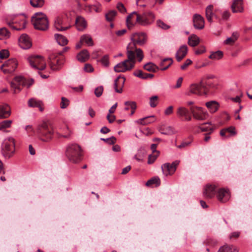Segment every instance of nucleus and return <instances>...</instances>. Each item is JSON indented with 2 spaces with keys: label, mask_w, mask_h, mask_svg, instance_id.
Here are the masks:
<instances>
[{
  "label": "nucleus",
  "mask_w": 252,
  "mask_h": 252,
  "mask_svg": "<svg viewBox=\"0 0 252 252\" xmlns=\"http://www.w3.org/2000/svg\"><path fill=\"white\" fill-rule=\"evenodd\" d=\"M81 42L86 43L88 46H93L94 42L90 35L84 34L81 37Z\"/></svg>",
  "instance_id": "ea45409f"
},
{
  "label": "nucleus",
  "mask_w": 252,
  "mask_h": 252,
  "mask_svg": "<svg viewBox=\"0 0 252 252\" xmlns=\"http://www.w3.org/2000/svg\"><path fill=\"white\" fill-rule=\"evenodd\" d=\"M133 14H137V12L135 11L132 12L126 18V25H127V28L129 29H130L131 28H132L134 26V24L131 22V19L132 18V17Z\"/></svg>",
  "instance_id": "603ef678"
},
{
  "label": "nucleus",
  "mask_w": 252,
  "mask_h": 252,
  "mask_svg": "<svg viewBox=\"0 0 252 252\" xmlns=\"http://www.w3.org/2000/svg\"><path fill=\"white\" fill-rule=\"evenodd\" d=\"M63 25V19L60 17H57L54 22V26L55 28L59 31H63L68 30L70 26H66V27H63L62 25Z\"/></svg>",
  "instance_id": "cd10ccee"
},
{
  "label": "nucleus",
  "mask_w": 252,
  "mask_h": 252,
  "mask_svg": "<svg viewBox=\"0 0 252 252\" xmlns=\"http://www.w3.org/2000/svg\"><path fill=\"white\" fill-rule=\"evenodd\" d=\"M188 47L186 45L181 46L176 54V58L178 62H180L187 55Z\"/></svg>",
  "instance_id": "393cba45"
},
{
  "label": "nucleus",
  "mask_w": 252,
  "mask_h": 252,
  "mask_svg": "<svg viewBox=\"0 0 252 252\" xmlns=\"http://www.w3.org/2000/svg\"><path fill=\"white\" fill-rule=\"evenodd\" d=\"M30 3L34 7H41L44 4V0H31Z\"/></svg>",
  "instance_id": "8fccbe9b"
},
{
  "label": "nucleus",
  "mask_w": 252,
  "mask_h": 252,
  "mask_svg": "<svg viewBox=\"0 0 252 252\" xmlns=\"http://www.w3.org/2000/svg\"><path fill=\"white\" fill-rule=\"evenodd\" d=\"M205 105L211 113L216 112L220 106L219 103L214 100L207 102Z\"/></svg>",
  "instance_id": "c756f323"
},
{
  "label": "nucleus",
  "mask_w": 252,
  "mask_h": 252,
  "mask_svg": "<svg viewBox=\"0 0 252 252\" xmlns=\"http://www.w3.org/2000/svg\"><path fill=\"white\" fill-rule=\"evenodd\" d=\"M192 63V61L189 59H187L186 62L181 66V68L182 70H185L189 64Z\"/></svg>",
  "instance_id": "338daca9"
},
{
  "label": "nucleus",
  "mask_w": 252,
  "mask_h": 252,
  "mask_svg": "<svg viewBox=\"0 0 252 252\" xmlns=\"http://www.w3.org/2000/svg\"><path fill=\"white\" fill-rule=\"evenodd\" d=\"M101 63L105 66H108L109 65V57L107 55H104L100 60Z\"/></svg>",
  "instance_id": "13d9d810"
},
{
  "label": "nucleus",
  "mask_w": 252,
  "mask_h": 252,
  "mask_svg": "<svg viewBox=\"0 0 252 252\" xmlns=\"http://www.w3.org/2000/svg\"><path fill=\"white\" fill-rule=\"evenodd\" d=\"M179 163V161L176 160L173 161L171 164L169 163H165L163 164L161 166L163 173L166 176L173 174L175 172Z\"/></svg>",
  "instance_id": "ddd939ff"
},
{
  "label": "nucleus",
  "mask_w": 252,
  "mask_h": 252,
  "mask_svg": "<svg viewBox=\"0 0 252 252\" xmlns=\"http://www.w3.org/2000/svg\"><path fill=\"white\" fill-rule=\"evenodd\" d=\"M36 132L41 140L48 142L52 139L54 132L53 126L50 123L43 122L38 125Z\"/></svg>",
  "instance_id": "f03ea898"
},
{
  "label": "nucleus",
  "mask_w": 252,
  "mask_h": 252,
  "mask_svg": "<svg viewBox=\"0 0 252 252\" xmlns=\"http://www.w3.org/2000/svg\"><path fill=\"white\" fill-rule=\"evenodd\" d=\"M117 15V11L116 10H113L109 11L108 13L105 14V18L107 21L112 22L115 19Z\"/></svg>",
  "instance_id": "c03bdc74"
},
{
  "label": "nucleus",
  "mask_w": 252,
  "mask_h": 252,
  "mask_svg": "<svg viewBox=\"0 0 252 252\" xmlns=\"http://www.w3.org/2000/svg\"><path fill=\"white\" fill-rule=\"evenodd\" d=\"M21 22L22 25H19L18 27L17 26H14V23L13 22H8L7 24L12 29L16 31H20L26 28V21L24 18L21 20Z\"/></svg>",
  "instance_id": "72a5a7b5"
},
{
  "label": "nucleus",
  "mask_w": 252,
  "mask_h": 252,
  "mask_svg": "<svg viewBox=\"0 0 252 252\" xmlns=\"http://www.w3.org/2000/svg\"><path fill=\"white\" fill-rule=\"evenodd\" d=\"M193 26L196 29L201 30L204 27V20L199 14H195L193 16Z\"/></svg>",
  "instance_id": "6ab92c4d"
},
{
  "label": "nucleus",
  "mask_w": 252,
  "mask_h": 252,
  "mask_svg": "<svg viewBox=\"0 0 252 252\" xmlns=\"http://www.w3.org/2000/svg\"><path fill=\"white\" fill-rule=\"evenodd\" d=\"M17 65V61L15 59H10L1 65L0 69L5 74L12 73L15 70Z\"/></svg>",
  "instance_id": "9b49d317"
},
{
  "label": "nucleus",
  "mask_w": 252,
  "mask_h": 252,
  "mask_svg": "<svg viewBox=\"0 0 252 252\" xmlns=\"http://www.w3.org/2000/svg\"><path fill=\"white\" fill-rule=\"evenodd\" d=\"M218 252H238L237 249L233 246L225 245L221 247Z\"/></svg>",
  "instance_id": "58836bf2"
},
{
  "label": "nucleus",
  "mask_w": 252,
  "mask_h": 252,
  "mask_svg": "<svg viewBox=\"0 0 252 252\" xmlns=\"http://www.w3.org/2000/svg\"><path fill=\"white\" fill-rule=\"evenodd\" d=\"M158 98V97L157 95L152 96L150 98L149 104L151 107L154 108L157 106Z\"/></svg>",
  "instance_id": "864d4df0"
},
{
  "label": "nucleus",
  "mask_w": 252,
  "mask_h": 252,
  "mask_svg": "<svg viewBox=\"0 0 252 252\" xmlns=\"http://www.w3.org/2000/svg\"><path fill=\"white\" fill-rule=\"evenodd\" d=\"M157 25L158 27L163 29L167 30L170 28V26L164 23L162 21L158 20L157 21Z\"/></svg>",
  "instance_id": "052dcab7"
},
{
  "label": "nucleus",
  "mask_w": 252,
  "mask_h": 252,
  "mask_svg": "<svg viewBox=\"0 0 252 252\" xmlns=\"http://www.w3.org/2000/svg\"><path fill=\"white\" fill-rule=\"evenodd\" d=\"M190 111L193 118L196 120L203 121L206 119L207 112H204L202 107L192 106L190 107Z\"/></svg>",
  "instance_id": "f8f14e48"
},
{
  "label": "nucleus",
  "mask_w": 252,
  "mask_h": 252,
  "mask_svg": "<svg viewBox=\"0 0 252 252\" xmlns=\"http://www.w3.org/2000/svg\"><path fill=\"white\" fill-rule=\"evenodd\" d=\"M213 6L212 5H208L206 8V17L208 21L212 22Z\"/></svg>",
  "instance_id": "37998d69"
},
{
  "label": "nucleus",
  "mask_w": 252,
  "mask_h": 252,
  "mask_svg": "<svg viewBox=\"0 0 252 252\" xmlns=\"http://www.w3.org/2000/svg\"><path fill=\"white\" fill-rule=\"evenodd\" d=\"M69 105V100L66 98L62 97L61 102V108L62 109L66 108Z\"/></svg>",
  "instance_id": "bf43d9fd"
},
{
  "label": "nucleus",
  "mask_w": 252,
  "mask_h": 252,
  "mask_svg": "<svg viewBox=\"0 0 252 252\" xmlns=\"http://www.w3.org/2000/svg\"><path fill=\"white\" fill-rule=\"evenodd\" d=\"M214 78V76L213 75H207L204 76L201 82V85L203 87L206 94H207L209 88L215 87V85L213 83L210 81V79Z\"/></svg>",
  "instance_id": "4468645a"
},
{
  "label": "nucleus",
  "mask_w": 252,
  "mask_h": 252,
  "mask_svg": "<svg viewBox=\"0 0 252 252\" xmlns=\"http://www.w3.org/2000/svg\"><path fill=\"white\" fill-rule=\"evenodd\" d=\"M77 59L80 62H85L88 60L90 57V54L88 50L84 49L79 53L77 55Z\"/></svg>",
  "instance_id": "7c9ffc66"
},
{
  "label": "nucleus",
  "mask_w": 252,
  "mask_h": 252,
  "mask_svg": "<svg viewBox=\"0 0 252 252\" xmlns=\"http://www.w3.org/2000/svg\"><path fill=\"white\" fill-rule=\"evenodd\" d=\"M155 121V116L152 115L138 119L135 123L141 125H147L154 122Z\"/></svg>",
  "instance_id": "c85d7f7f"
},
{
  "label": "nucleus",
  "mask_w": 252,
  "mask_h": 252,
  "mask_svg": "<svg viewBox=\"0 0 252 252\" xmlns=\"http://www.w3.org/2000/svg\"><path fill=\"white\" fill-rule=\"evenodd\" d=\"M10 36V33L6 28H0V39L3 38H9Z\"/></svg>",
  "instance_id": "49530a36"
},
{
  "label": "nucleus",
  "mask_w": 252,
  "mask_h": 252,
  "mask_svg": "<svg viewBox=\"0 0 252 252\" xmlns=\"http://www.w3.org/2000/svg\"><path fill=\"white\" fill-rule=\"evenodd\" d=\"M117 8L121 13H124L126 12V9L124 4L121 2L117 4Z\"/></svg>",
  "instance_id": "e2e57ef3"
},
{
  "label": "nucleus",
  "mask_w": 252,
  "mask_h": 252,
  "mask_svg": "<svg viewBox=\"0 0 252 252\" xmlns=\"http://www.w3.org/2000/svg\"><path fill=\"white\" fill-rule=\"evenodd\" d=\"M126 81L125 77L120 75L114 81V87L116 92L118 93H122L123 92V88L124 87Z\"/></svg>",
  "instance_id": "f3484780"
},
{
  "label": "nucleus",
  "mask_w": 252,
  "mask_h": 252,
  "mask_svg": "<svg viewBox=\"0 0 252 252\" xmlns=\"http://www.w3.org/2000/svg\"><path fill=\"white\" fill-rule=\"evenodd\" d=\"M75 25L78 31H83L87 27V22L84 18L79 16L76 19Z\"/></svg>",
  "instance_id": "a878e982"
},
{
  "label": "nucleus",
  "mask_w": 252,
  "mask_h": 252,
  "mask_svg": "<svg viewBox=\"0 0 252 252\" xmlns=\"http://www.w3.org/2000/svg\"><path fill=\"white\" fill-rule=\"evenodd\" d=\"M28 61L31 66L34 69L42 70L46 68L45 62L41 56H31L28 57Z\"/></svg>",
  "instance_id": "6e6552de"
},
{
  "label": "nucleus",
  "mask_w": 252,
  "mask_h": 252,
  "mask_svg": "<svg viewBox=\"0 0 252 252\" xmlns=\"http://www.w3.org/2000/svg\"><path fill=\"white\" fill-rule=\"evenodd\" d=\"M226 133H229L230 134V136H234L236 134V131L235 130V128L234 126H230L227 128L222 129L220 131V135L221 136H225L226 137H228V136H225Z\"/></svg>",
  "instance_id": "2f4dec72"
},
{
  "label": "nucleus",
  "mask_w": 252,
  "mask_h": 252,
  "mask_svg": "<svg viewBox=\"0 0 252 252\" xmlns=\"http://www.w3.org/2000/svg\"><path fill=\"white\" fill-rule=\"evenodd\" d=\"M32 22L36 30L45 31L49 28V22L47 16L41 12L36 13L32 18Z\"/></svg>",
  "instance_id": "20e7f679"
},
{
  "label": "nucleus",
  "mask_w": 252,
  "mask_h": 252,
  "mask_svg": "<svg viewBox=\"0 0 252 252\" xmlns=\"http://www.w3.org/2000/svg\"><path fill=\"white\" fill-rule=\"evenodd\" d=\"M84 69L86 72H93L94 70V68L91 64L89 63H86L85 64Z\"/></svg>",
  "instance_id": "69168bd1"
},
{
  "label": "nucleus",
  "mask_w": 252,
  "mask_h": 252,
  "mask_svg": "<svg viewBox=\"0 0 252 252\" xmlns=\"http://www.w3.org/2000/svg\"><path fill=\"white\" fill-rule=\"evenodd\" d=\"M101 140L107 143L110 145H113L116 142V138L114 136H111L108 138H101Z\"/></svg>",
  "instance_id": "4d7b16f0"
},
{
  "label": "nucleus",
  "mask_w": 252,
  "mask_h": 252,
  "mask_svg": "<svg viewBox=\"0 0 252 252\" xmlns=\"http://www.w3.org/2000/svg\"><path fill=\"white\" fill-rule=\"evenodd\" d=\"M177 114L179 117L184 118L185 121H189L191 120L189 111L184 107H179L177 109Z\"/></svg>",
  "instance_id": "aec40b11"
},
{
  "label": "nucleus",
  "mask_w": 252,
  "mask_h": 252,
  "mask_svg": "<svg viewBox=\"0 0 252 252\" xmlns=\"http://www.w3.org/2000/svg\"><path fill=\"white\" fill-rule=\"evenodd\" d=\"M12 124L11 120H5L0 123V130L9 128Z\"/></svg>",
  "instance_id": "3c124183"
},
{
  "label": "nucleus",
  "mask_w": 252,
  "mask_h": 252,
  "mask_svg": "<svg viewBox=\"0 0 252 252\" xmlns=\"http://www.w3.org/2000/svg\"><path fill=\"white\" fill-rule=\"evenodd\" d=\"M216 189L217 187L215 185H207L204 191V194L206 197L211 198L214 196Z\"/></svg>",
  "instance_id": "b1692460"
},
{
  "label": "nucleus",
  "mask_w": 252,
  "mask_h": 252,
  "mask_svg": "<svg viewBox=\"0 0 252 252\" xmlns=\"http://www.w3.org/2000/svg\"><path fill=\"white\" fill-rule=\"evenodd\" d=\"M32 84V83L28 84L27 80L23 77L19 76L15 77L11 82V87L13 89L14 93L17 94L22 90L23 87L27 86L29 88Z\"/></svg>",
  "instance_id": "1a4fd4ad"
},
{
  "label": "nucleus",
  "mask_w": 252,
  "mask_h": 252,
  "mask_svg": "<svg viewBox=\"0 0 252 252\" xmlns=\"http://www.w3.org/2000/svg\"><path fill=\"white\" fill-rule=\"evenodd\" d=\"M200 42L199 38L196 35L192 34L188 38V44L191 47L197 45Z\"/></svg>",
  "instance_id": "e433bc0d"
},
{
  "label": "nucleus",
  "mask_w": 252,
  "mask_h": 252,
  "mask_svg": "<svg viewBox=\"0 0 252 252\" xmlns=\"http://www.w3.org/2000/svg\"><path fill=\"white\" fill-rule=\"evenodd\" d=\"M206 51L205 47L204 46H200L195 51L196 55H199L204 53Z\"/></svg>",
  "instance_id": "0e129e2a"
},
{
  "label": "nucleus",
  "mask_w": 252,
  "mask_h": 252,
  "mask_svg": "<svg viewBox=\"0 0 252 252\" xmlns=\"http://www.w3.org/2000/svg\"><path fill=\"white\" fill-rule=\"evenodd\" d=\"M159 156V154H151L148 156V163L149 164H152L156 160L158 157Z\"/></svg>",
  "instance_id": "5fc2aeb1"
},
{
  "label": "nucleus",
  "mask_w": 252,
  "mask_h": 252,
  "mask_svg": "<svg viewBox=\"0 0 252 252\" xmlns=\"http://www.w3.org/2000/svg\"><path fill=\"white\" fill-rule=\"evenodd\" d=\"M160 184V179L158 177H153L149 180L146 183V186H151L152 185H156V186H159Z\"/></svg>",
  "instance_id": "a19ab883"
},
{
  "label": "nucleus",
  "mask_w": 252,
  "mask_h": 252,
  "mask_svg": "<svg viewBox=\"0 0 252 252\" xmlns=\"http://www.w3.org/2000/svg\"><path fill=\"white\" fill-rule=\"evenodd\" d=\"M136 22L143 26L150 25L154 21L155 16L152 12L144 13L142 14H138L137 13Z\"/></svg>",
  "instance_id": "9d476101"
},
{
  "label": "nucleus",
  "mask_w": 252,
  "mask_h": 252,
  "mask_svg": "<svg viewBox=\"0 0 252 252\" xmlns=\"http://www.w3.org/2000/svg\"><path fill=\"white\" fill-rule=\"evenodd\" d=\"M159 131L162 134L164 135H172L174 134V130L172 127L168 126H161L159 128Z\"/></svg>",
  "instance_id": "4c0bfd02"
},
{
  "label": "nucleus",
  "mask_w": 252,
  "mask_h": 252,
  "mask_svg": "<svg viewBox=\"0 0 252 252\" xmlns=\"http://www.w3.org/2000/svg\"><path fill=\"white\" fill-rule=\"evenodd\" d=\"M173 107L172 106L168 107L164 111V114L165 115H170L173 113Z\"/></svg>",
  "instance_id": "774afa93"
},
{
  "label": "nucleus",
  "mask_w": 252,
  "mask_h": 252,
  "mask_svg": "<svg viewBox=\"0 0 252 252\" xmlns=\"http://www.w3.org/2000/svg\"><path fill=\"white\" fill-rule=\"evenodd\" d=\"M133 75L142 79H148V73L143 72L141 70H135L133 73Z\"/></svg>",
  "instance_id": "a18cd8bd"
},
{
  "label": "nucleus",
  "mask_w": 252,
  "mask_h": 252,
  "mask_svg": "<svg viewBox=\"0 0 252 252\" xmlns=\"http://www.w3.org/2000/svg\"><path fill=\"white\" fill-rule=\"evenodd\" d=\"M10 115L11 111L8 105H0V119L7 118Z\"/></svg>",
  "instance_id": "4be33fe9"
},
{
  "label": "nucleus",
  "mask_w": 252,
  "mask_h": 252,
  "mask_svg": "<svg viewBox=\"0 0 252 252\" xmlns=\"http://www.w3.org/2000/svg\"><path fill=\"white\" fill-rule=\"evenodd\" d=\"M187 95H189L191 94L197 95L206 94L203 87L201 85V82L199 84H194L190 85L189 92L187 93Z\"/></svg>",
  "instance_id": "2eb2a0df"
},
{
  "label": "nucleus",
  "mask_w": 252,
  "mask_h": 252,
  "mask_svg": "<svg viewBox=\"0 0 252 252\" xmlns=\"http://www.w3.org/2000/svg\"><path fill=\"white\" fill-rule=\"evenodd\" d=\"M223 57V53L220 51L212 52L209 56V58L212 60H218L221 59Z\"/></svg>",
  "instance_id": "79ce46f5"
},
{
  "label": "nucleus",
  "mask_w": 252,
  "mask_h": 252,
  "mask_svg": "<svg viewBox=\"0 0 252 252\" xmlns=\"http://www.w3.org/2000/svg\"><path fill=\"white\" fill-rule=\"evenodd\" d=\"M131 42L126 47V51H131L133 55L137 57L138 61L141 62L144 58L142 50L136 47L137 45L142 46L147 41V35L144 32H135L130 36Z\"/></svg>",
  "instance_id": "f257e3e1"
},
{
  "label": "nucleus",
  "mask_w": 252,
  "mask_h": 252,
  "mask_svg": "<svg viewBox=\"0 0 252 252\" xmlns=\"http://www.w3.org/2000/svg\"><path fill=\"white\" fill-rule=\"evenodd\" d=\"M49 59L50 68L53 71H58L61 69L65 62L64 57L60 56L56 53L50 55Z\"/></svg>",
  "instance_id": "0eeeda50"
},
{
  "label": "nucleus",
  "mask_w": 252,
  "mask_h": 252,
  "mask_svg": "<svg viewBox=\"0 0 252 252\" xmlns=\"http://www.w3.org/2000/svg\"><path fill=\"white\" fill-rule=\"evenodd\" d=\"M143 68L149 72H156L159 70L158 67L152 62H149L143 66Z\"/></svg>",
  "instance_id": "f704fd0d"
},
{
  "label": "nucleus",
  "mask_w": 252,
  "mask_h": 252,
  "mask_svg": "<svg viewBox=\"0 0 252 252\" xmlns=\"http://www.w3.org/2000/svg\"><path fill=\"white\" fill-rule=\"evenodd\" d=\"M9 56V53L7 50L3 49L0 51V59H4Z\"/></svg>",
  "instance_id": "680f3d73"
},
{
  "label": "nucleus",
  "mask_w": 252,
  "mask_h": 252,
  "mask_svg": "<svg viewBox=\"0 0 252 252\" xmlns=\"http://www.w3.org/2000/svg\"><path fill=\"white\" fill-rule=\"evenodd\" d=\"M125 105L126 106H129L130 108H131V113H130V115H132L134 112H135V109H136V107H137V106H136V103L134 101H126L125 102Z\"/></svg>",
  "instance_id": "09e8293b"
},
{
  "label": "nucleus",
  "mask_w": 252,
  "mask_h": 252,
  "mask_svg": "<svg viewBox=\"0 0 252 252\" xmlns=\"http://www.w3.org/2000/svg\"><path fill=\"white\" fill-rule=\"evenodd\" d=\"M66 156L69 160L73 163H77L81 160V151L80 146L72 144L67 146Z\"/></svg>",
  "instance_id": "39448f33"
},
{
  "label": "nucleus",
  "mask_w": 252,
  "mask_h": 252,
  "mask_svg": "<svg viewBox=\"0 0 252 252\" xmlns=\"http://www.w3.org/2000/svg\"><path fill=\"white\" fill-rule=\"evenodd\" d=\"M28 105L30 107H37L39 110L42 112L44 110L43 104L41 100L35 98H32L29 99Z\"/></svg>",
  "instance_id": "412c9836"
},
{
  "label": "nucleus",
  "mask_w": 252,
  "mask_h": 252,
  "mask_svg": "<svg viewBox=\"0 0 252 252\" xmlns=\"http://www.w3.org/2000/svg\"><path fill=\"white\" fill-rule=\"evenodd\" d=\"M54 36L58 43L61 46H64L68 43V40L64 36L56 33Z\"/></svg>",
  "instance_id": "473e14b6"
},
{
  "label": "nucleus",
  "mask_w": 252,
  "mask_h": 252,
  "mask_svg": "<svg viewBox=\"0 0 252 252\" xmlns=\"http://www.w3.org/2000/svg\"><path fill=\"white\" fill-rule=\"evenodd\" d=\"M103 87L102 86H100L97 88H96L94 90V94L97 97L101 96L103 92Z\"/></svg>",
  "instance_id": "6e6d98bb"
},
{
  "label": "nucleus",
  "mask_w": 252,
  "mask_h": 252,
  "mask_svg": "<svg viewBox=\"0 0 252 252\" xmlns=\"http://www.w3.org/2000/svg\"><path fill=\"white\" fill-rule=\"evenodd\" d=\"M217 197L220 202L221 203L226 202L230 198L229 190L223 188L220 189L218 190Z\"/></svg>",
  "instance_id": "dca6fc26"
},
{
  "label": "nucleus",
  "mask_w": 252,
  "mask_h": 252,
  "mask_svg": "<svg viewBox=\"0 0 252 252\" xmlns=\"http://www.w3.org/2000/svg\"><path fill=\"white\" fill-rule=\"evenodd\" d=\"M127 59L117 64L114 67L116 72H125L131 70L135 65L136 60L135 56L131 51H126Z\"/></svg>",
  "instance_id": "7ed1b4c3"
},
{
  "label": "nucleus",
  "mask_w": 252,
  "mask_h": 252,
  "mask_svg": "<svg viewBox=\"0 0 252 252\" xmlns=\"http://www.w3.org/2000/svg\"><path fill=\"white\" fill-rule=\"evenodd\" d=\"M20 46L24 49H29L32 46L30 37L26 34H23L19 38Z\"/></svg>",
  "instance_id": "a211bd4d"
},
{
  "label": "nucleus",
  "mask_w": 252,
  "mask_h": 252,
  "mask_svg": "<svg viewBox=\"0 0 252 252\" xmlns=\"http://www.w3.org/2000/svg\"><path fill=\"white\" fill-rule=\"evenodd\" d=\"M173 63V60L171 58H166L163 60L160 63V68L161 70L167 69Z\"/></svg>",
  "instance_id": "c9c22d12"
},
{
  "label": "nucleus",
  "mask_w": 252,
  "mask_h": 252,
  "mask_svg": "<svg viewBox=\"0 0 252 252\" xmlns=\"http://www.w3.org/2000/svg\"><path fill=\"white\" fill-rule=\"evenodd\" d=\"M14 139L10 137L6 139L3 143L1 147V153L5 158H10L13 156L15 153Z\"/></svg>",
  "instance_id": "423d86ee"
},
{
  "label": "nucleus",
  "mask_w": 252,
  "mask_h": 252,
  "mask_svg": "<svg viewBox=\"0 0 252 252\" xmlns=\"http://www.w3.org/2000/svg\"><path fill=\"white\" fill-rule=\"evenodd\" d=\"M85 10L89 13H92L93 11L99 12L101 11V5L99 3H96L93 5H86Z\"/></svg>",
  "instance_id": "bb28decb"
},
{
  "label": "nucleus",
  "mask_w": 252,
  "mask_h": 252,
  "mask_svg": "<svg viewBox=\"0 0 252 252\" xmlns=\"http://www.w3.org/2000/svg\"><path fill=\"white\" fill-rule=\"evenodd\" d=\"M198 128L202 132H208V133H212L214 131V128L208 126L204 124H202L199 126Z\"/></svg>",
  "instance_id": "de8ad7c7"
},
{
  "label": "nucleus",
  "mask_w": 252,
  "mask_h": 252,
  "mask_svg": "<svg viewBox=\"0 0 252 252\" xmlns=\"http://www.w3.org/2000/svg\"><path fill=\"white\" fill-rule=\"evenodd\" d=\"M231 9L233 13L242 12L243 11V0H233Z\"/></svg>",
  "instance_id": "5701e85b"
}]
</instances>
